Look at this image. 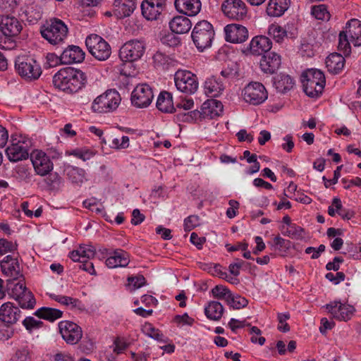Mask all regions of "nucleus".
Listing matches in <instances>:
<instances>
[{"label": "nucleus", "mask_w": 361, "mask_h": 361, "mask_svg": "<svg viewBox=\"0 0 361 361\" xmlns=\"http://www.w3.org/2000/svg\"><path fill=\"white\" fill-rule=\"evenodd\" d=\"M13 361H30L28 349L24 348L18 350L13 357Z\"/></svg>", "instance_id": "62"}, {"label": "nucleus", "mask_w": 361, "mask_h": 361, "mask_svg": "<svg viewBox=\"0 0 361 361\" xmlns=\"http://www.w3.org/2000/svg\"><path fill=\"white\" fill-rule=\"evenodd\" d=\"M271 47L264 49L262 54V58L260 61V68L262 71L268 74H273L277 71L281 63L280 55L275 51H271Z\"/></svg>", "instance_id": "18"}, {"label": "nucleus", "mask_w": 361, "mask_h": 361, "mask_svg": "<svg viewBox=\"0 0 361 361\" xmlns=\"http://www.w3.org/2000/svg\"><path fill=\"white\" fill-rule=\"evenodd\" d=\"M224 307L218 301H210L204 307V314L206 317L213 321H219L223 315Z\"/></svg>", "instance_id": "37"}, {"label": "nucleus", "mask_w": 361, "mask_h": 361, "mask_svg": "<svg viewBox=\"0 0 361 361\" xmlns=\"http://www.w3.org/2000/svg\"><path fill=\"white\" fill-rule=\"evenodd\" d=\"M174 81L178 90L187 94H194L198 88L196 75L188 71H177L174 75Z\"/></svg>", "instance_id": "9"}, {"label": "nucleus", "mask_w": 361, "mask_h": 361, "mask_svg": "<svg viewBox=\"0 0 361 361\" xmlns=\"http://www.w3.org/2000/svg\"><path fill=\"white\" fill-rule=\"evenodd\" d=\"M227 303L231 307L235 310H238L245 307L247 305V300L239 295H233L232 293L228 295Z\"/></svg>", "instance_id": "45"}, {"label": "nucleus", "mask_w": 361, "mask_h": 361, "mask_svg": "<svg viewBox=\"0 0 361 361\" xmlns=\"http://www.w3.org/2000/svg\"><path fill=\"white\" fill-rule=\"evenodd\" d=\"M31 146V140L22 135L11 136V144L6 148V153L11 161L17 162L26 159L28 156V150Z\"/></svg>", "instance_id": "5"}, {"label": "nucleus", "mask_w": 361, "mask_h": 361, "mask_svg": "<svg viewBox=\"0 0 361 361\" xmlns=\"http://www.w3.org/2000/svg\"><path fill=\"white\" fill-rule=\"evenodd\" d=\"M221 8L223 13L231 20H242L247 14L246 4L242 0H224Z\"/></svg>", "instance_id": "12"}, {"label": "nucleus", "mask_w": 361, "mask_h": 361, "mask_svg": "<svg viewBox=\"0 0 361 361\" xmlns=\"http://www.w3.org/2000/svg\"><path fill=\"white\" fill-rule=\"evenodd\" d=\"M96 254L95 248L90 245H82L70 252L69 257L74 262H80V260L90 259Z\"/></svg>", "instance_id": "30"}, {"label": "nucleus", "mask_w": 361, "mask_h": 361, "mask_svg": "<svg viewBox=\"0 0 361 361\" xmlns=\"http://www.w3.org/2000/svg\"><path fill=\"white\" fill-rule=\"evenodd\" d=\"M130 262V256L127 252L122 249H116L112 251L111 255L106 259L105 264L109 269L126 267Z\"/></svg>", "instance_id": "23"}, {"label": "nucleus", "mask_w": 361, "mask_h": 361, "mask_svg": "<svg viewBox=\"0 0 361 361\" xmlns=\"http://www.w3.org/2000/svg\"><path fill=\"white\" fill-rule=\"evenodd\" d=\"M212 293L214 298L217 299H225L227 301L228 295L231 293L223 286H216L212 289Z\"/></svg>", "instance_id": "55"}, {"label": "nucleus", "mask_w": 361, "mask_h": 361, "mask_svg": "<svg viewBox=\"0 0 361 361\" xmlns=\"http://www.w3.org/2000/svg\"><path fill=\"white\" fill-rule=\"evenodd\" d=\"M64 64L82 62L85 59V52L80 47H67L61 54Z\"/></svg>", "instance_id": "28"}, {"label": "nucleus", "mask_w": 361, "mask_h": 361, "mask_svg": "<svg viewBox=\"0 0 361 361\" xmlns=\"http://www.w3.org/2000/svg\"><path fill=\"white\" fill-rule=\"evenodd\" d=\"M51 299L59 302L60 304L67 307H70L71 308H80V306L81 305V302L78 299L68 296L52 294L51 295Z\"/></svg>", "instance_id": "42"}, {"label": "nucleus", "mask_w": 361, "mask_h": 361, "mask_svg": "<svg viewBox=\"0 0 361 361\" xmlns=\"http://www.w3.org/2000/svg\"><path fill=\"white\" fill-rule=\"evenodd\" d=\"M59 328L62 338L67 343L76 344L82 338V329L74 322L62 321L59 322Z\"/></svg>", "instance_id": "15"}, {"label": "nucleus", "mask_w": 361, "mask_h": 361, "mask_svg": "<svg viewBox=\"0 0 361 361\" xmlns=\"http://www.w3.org/2000/svg\"><path fill=\"white\" fill-rule=\"evenodd\" d=\"M61 64H64L62 61L61 54L58 56L54 53H48L45 56V61L43 66L44 68H50Z\"/></svg>", "instance_id": "49"}, {"label": "nucleus", "mask_w": 361, "mask_h": 361, "mask_svg": "<svg viewBox=\"0 0 361 361\" xmlns=\"http://www.w3.org/2000/svg\"><path fill=\"white\" fill-rule=\"evenodd\" d=\"M361 45V21L353 18L348 21L338 35V45Z\"/></svg>", "instance_id": "8"}, {"label": "nucleus", "mask_w": 361, "mask_h": 361, "mask_svg": "<svg viewBox=\"0 0 361 361\" xmlns=\"http://www.w3.org/2000/svg\"><path fill=\"white\" fill-rule=\"evenodd\" d=\"M154 98L152 87L146 84L137 85L131 94L132 104L137 108L148 106Z\"/></svg>", "instance_id": "14"}, {"label": "nucleus", "mask_w": 361, "mask_h": 361, "mask_svg": "<svg viewBox=\"0 0 361 361\" xmlns=\"http://www.w3.org/2000/svg\"><path fill=\"white\" fill-rule=\"evenodd\" d=\"M279 321L278 329L281 332H288L290 331V326L286 321L290 319L288 312L279 313L277 315Z\"/></svg>", "instance_id": "54"}, {"label": "nucleus", "mask_w": 361, "mask_h": 361, "mask_svg": "<svg viewBox=\"0 0 361 361\" xmlns=\"http://www.w3.org/2000/svg\"><path fill=\"white\" fill-rule=\"evenodd\" d=\"M156 105L159 111L164 113H172L173 110L176 111L173 102L172 94L166 91L160 92L158 96Z\"/></svg>", "instance_id": "34"}, {"label": "nucleus", "mask_w": 361, "mask_h": 361, "mask_svg": "<svg viewBox=\"0 0 361 361\" xmlns=\"http://www.w3.org/2000/svg\"><path fill=\"white\" fill-rule=\"evenodd\" d=\"M45 181L50 187L55 188L61 183V178L57 173L47 174Z\"/></svg>", "instance_id": "61"}, {"label": "nucleus", "mask_w": 361, "mask_h": 361, "mask_svg": "<svg viewBox=\"0 0 361 361\" xmlns=\"http://www.w3.org/2000/svg\"><path fill=\"white\" fill-rule=\"evenodd\" d=\"M21 30L22 25L15 17L8 16L0 17V30L6 37L16 36Z\"/></svg>", "instance_id": "22"}, {"label": "nucleus", "mask_w": 361, "mask_h": 361, "mask_svg": "<svg viewBox=\"0 0 361 361\" xmlns=\"http://www.w3.org/2000/svg\"><path fill=\"white\" fill-rule=\"evenodd\" d=\"M128 285L132 286L135 289L141 288L146 283L145 278L142 275L128 277Z\"/></svg>", "instance_id": "57"}, {"label": "nucleus", "mask_w": 361, "mask_h": 361, "mask_svg": "<svg viewBox=\"0 0 361 361\" xmlns=\"http://www.w3.org/2000/svg\"><path fill=\"white\" fill-rule=\"evenodd\" d=\"M290 0H269L267 13L269 16L279 17L288 9Z\"/></svg>", "instance_id": "33"}, {"label": "nucleus", "mask_w": 361, "mask_h": 361, "mask_svg": "<svg viewBox=\"0 0 361 361\" xmlns=\"http://www.w3.org/2000/svg\"><path fill=\"white\" fill-rule=\"evenodd\" d=\"M199 224V217L196 215H191L184 220V229L186 231L192 230Z\"/></svg>", "instance_id": "59"}, {"label": "nucleus", "mask_w": 361, "mask_h": 361, "mask_svg": "<svg viewBox=\"0 0 361 361\" xmlns=\"http://www.w3.org/2000/svg\"><path fill=\"white\" fill-rule=\"evenodd\" d=\"M159 42L163 45H179L181 42V39L171 30V32L167 30H161L157 35L154 30L148 32L145 37L140 39H131L123 45H133V44H154Z\"/></svg>", "instance_id": "4"}, {"label": "nucleus", "mask_w": 361, "mask_h": 361, "mask_svg": "<svg viewBox=\"0 0 361 361\" xmlns=\"http://www.w3.org/2000/svg\"><path fill=\"white\" fill-rule=\"evenodd\" d=\"M142 331L146 335L155 340H162L163 334H161L158 329H155L151 324H145L143 326Z\"/></svg>", "instance_id": "53"}, {"label": "nucleus", "mask_w": 361, "mask_h": 361, "mask_svg": "<svg viewBox=\"0 0 361 361\" xmlns=\"http://www.w3.org/2000/svg\"><path fill=\"white\" fill-rule=\"evenodd\" d=\"M41 34L50 44L56 45L67 37L68 27L61 20L54 18L42 27Z\"/></svg>", "instance_id": "6"}, {"label": "nucleus", "mask_w": 361, "mask_h": 361, "mask_svg": "<svg viewBox=\"0 0 361 361\" xmlns=\"http://www.w3.org/2000/svg\"><path fill=\"white\" fill-rule=\"evenodd\" d=\"M15 67L18 74L27 79L36 80L42 74L39 64L28 55L18 56L15 61Z\"/></svg>", "instance_id": "7"}, {"label": "nucleus", "mask_w": 361, "mask_h": 361, "mask_svg": "<svg viewBox=\"0 0 361 361\" xmlns=\"http://www.w3.org/2000/svg\"><path fill=\"white\" fill-rule=\"evenodd\" d=\"M16 300L23 309H32L36 302L34 295L28 290L23 293Z\"/></svg>", "instance_id": "43"}, {"label": "nucleus", "mask_w": 361, "mask_h": 361, "mask_svg": "<svg viewBox=\"0 0 361 361\" xmlns=\"http://www.w3.org/2000/svg\"><path fill=\"white\" fill-rule=\"evenodd\" d=\"M114 352L116 354L122 353L128 346V344L123 338H117L114 342Z\"/></svg>", "instance_id": "64"}, {"label": "nucleus", "mask_w": 361, "mask_h": 361, "mask_svg": "<svg viewBox=\"0 0 361 361\" xmlns=\"http://www.w3.org/2000/svg\"><path fill=\"white\" fill-rule=\"evenodd\" d=\"M276 43H288L289 37L287 32L280 26H276L269 30Z\"/></svg>", "instance_id": "46"}, {"label": "nucleus", "mask_w": 361, "mask_h": 361, "mask_svg": "<svg viewBox=\"0 0 361 361\" xmlns=\"http://www.w3.org/2000/svg\"><path fill=\"white\" fill-rule=\"evenodd\" d=\"M274 84L278 92L286 93L293 87L295 82L290 75L280 74L274 78Z\"/></svg>", "instance_id": "39"}, {"label": "nucleus", "mask_w": 361, "mask_h": 361, "mask_svg": "<svg viewBox=\"0 0 361 361\" xmlns=\"http://www.w3.org/2000/svg\"><path fill=\"white\" fill-rule=\"evenodd\" d=\"M243 96L246 102L252 105H259L267 99L268 93L262 83L252 82L245 87Z\"/></svg>", "instance_id": "11"}, {"label": "nucleus", "mask_w": 361, "mask_h": 361, "mask_svg": "<svg viewBox=\"0 0 361 361\" xmlns=\"http://www.w3.org/2000/svg\"><path fill=\"white\" fill-rule=\"evenodd\" d=\"M97 153V151L91 147H82L73 149L66 151V155L73 156L83 161H88L93 158Z\"/></svg>", "instance_id": "38"}, {"label": "nucleus", "mask_w": 361, "mask_h": 361, "mask_svg": "<svg viewBox=\"0 0 361 361\" xmlns=\"http://www.w3.org/2000/svg\"><path fill=\"white\" fill-rule=\"evenodd\" d=\"M166 8V0H144L141 4L142 14L147 20H157Z\"/></svg>", "instance_id": "16"}, {"label": "nucleus", "mask_w": 361, "mask_h": 361, "mask_svg": "<svg viewBox=\"0 0 361 361\" xmlns=\"http://www.w3.org/2000/svg\"><path fill=\"white\" fill-rule=\"evenodd\" d=\"M249 45H272V42L266 36L257 35L252 39Z\"/></svg>", "instance_id": "60"}, {"label": "nucleus", "mask_w": 361, "mask_h": 361, "mask_svg": "<svg viewBox=\"0 0 361 361\" xmlns=\"http://www.w3.org/2000/svg\"><path fill=\"white\" fill-rule=\"evenodd\" d=\"M345 63L344 56L337 52L330 54L326 59V66L328 71L334 75L338 74L343 71Z\"/></svg>", "instance_id": "27"}, {"label": "nucleus", "mask_w": 361, "mask_h": 361, "mask_svg": "<svg viewBox=\"0 0 361 361\" xmlns=\"http://www.w3.org/2000/svg\"><path fill=\"white\" fill-rule=\"evenodd\" d=\"M223 112V104L220 101L210 99L205 101L201 107V116L204 118L213 119Z\"/></svg>", "instance_id": "25"}, {"label": "nucleus", "mask_w": 361, "mask_h": 361, "mask_svg": "<svg viewBox=\"0 0 361 361\" xmlns=\"http://www.w3.org/2000/svg\"><path fill=\"white\" fill-rule=\"evenodd\" d=\"M15 281H12V282L9 283V289L11 290L10 294L11 297L15 300H17L27 289L23 280H20L16 283H15Z\"/></svg>", "instance_id": "44"}, {"label": "nucleus", "mask_w": 361, "mask_h": 361, "mask_svg": "<svg viewBox=\"0 0 361 361\" xmlns=\"http://www.w3.org/2000/svg\"><path fill=\"white\" fill-rule=\"evenodd\" d=\"M91 55L99 61H105L111 54V47H87Z\"/></svg>", "instance_id": "41"}, {"label": "nucleus", "mask_w": 361, "mask_h": 361, "mask_svg": "<svg viewBox=\"0 0 361 361\" xmlns=\"http://www.w3.org/2000/svg\"><path fill=\"white\" fill-rule=\"evenodd\" d=\"M224 86L215 77L207 78L204 82L205 94L209 97H216L221 94Z\"/></svg>", "instance_id": "36"}, {"label": "nucleus", "mask_w": 361, "mask_h": 361, "mask_svg": "<svg viewBox=\"0 0 361 361\" xmlns=\"http://www.w3.org/2000/svg\"><path fill=\"white\" fill-rule=\"evenodd\" d=\"M113 13L118 19L129 17L136 8V0H114Z\"/></svg>", "instance_id": "24"}, {"label": "nucleus", "mask_w": 361, "mask_h": 361, "mask_svg": "<svg viewBox=\"0 0 361 361\" xmlns=\"http://www.w3.org/2000/svg\"><path fill=\"white\" fill-rule=\"evenodd\" d=\"M312 15L318 20H324L329 17L327 6L324 4L313 6L311 10Z\"/></svg>", "instance_id": "50"}, {"label": "nucleus", "mask_w": 361, "mask_h": 361, "mask_svg": "<svg viewBox=\"0 0 361 361\" xmlns=\"http://www.w3.org/2000/svg\"><path fill=\"white\" fill-rule=\"evenodd\" d=\"M25 15L26 16V20L31 24L36 23L41 19L42 16L39 8H37V6L35 7L33 6L27 8L25 11Z\"/></svg>", "instance_id": "48"}, {"label": "nucleus", "mask_w": 361, "mask_h": 361, "mask_svg": "<svg viewBox=\"0 0 361 361\" xmlns=\"http://www.w3.org/2000/svg\"><path fill=\"white\" fill-rule=\"evenodd\" d=\"M230 207L226 210V216L229 219H233L236 216L238 209L239 208V202L234 200H231L228 202Z\"/></svg>", "instance_id": "63"}, {"label": "nucleus", "mask_w": 361, "mask_h": 361, "mask_svg": "<svg viewBox=\"0 0 361 361\" xmlns=\"http://www.w3.org/2000/svg\"><path fill=\"white\" fill-rule=\"evenodd\" d=\"M86 82L85 74L79 69L66 67L54 74L52 83L55 88L67 93L77 92Z\"/></svg>", "instance_id": "1"}, {"label": "nucleus", "mask_w": 361, "mask_h": 361, "mask_svg": "<svg viewBox=\"0 0 361 361\" xmlns=\"http://www.w3.org/2000/svg\"><path fill=\"white\" fill-rule=\"evenodd\" d=\"M290 244L289 240L278 235L273 239L272 247L275 251L283 252L289 248Z\"/></svg>", "instance_id": "51"}, {"label": "nucleus", "mask_w": 361, "mask_h": 361, "mask_svg": "<svg viewBox=\"0 0 361 361\" xmlns=\"http://www.w3.org/2000/svg\"><path fill=\"white\" fill-rule=\"evenodd\" d=\"M169 27L171 30L176 35L184 34L190 30L192 23L186 16H177L170 21Z\"/></svg>", "instance_id": "29"}, {"label": "nucleus", "mask_w": 361, "mask_h": 361, "mask_svg": "<svg viewBox=\"0 0 361 361\" xmlns=\"http://www.w3.org/2000/svg\"><path fill=\"white\" fill-rule=\"evenodd\" d=\"M20 317V310L12 302H5L0 307V321L7 325L16 324Z\"/></svg>", "instance_id": "21"}, {"label": "nucleus", "mask_w": 361, "mask_h": 361, "mask_svg": "<svg viewBox=\"0 0 361 361\" xmlns=\"http://www.w3.org/2000/svg\"><path fill=\"white\" fill-rule=\"evenodd\" d=\"M154 63L157 67L169 68L177 63V60L173 54H166L164 51H157L153 55Z\"/></svg>", "instance_id": "35"}, {"label": "nucleus", "mask_w": 361, "mask_h": 361, "mask_svg": "<svg viewBox=\"0 0 361 361\" xmlns=\"http://www.w3.org/2000/svg\"><path fill=\"white\" fill-rule=\"evenodd\" d=\"M325 307L333 318L338 321L349 320L355 311L353 306L337 301L326 304Z\"/></svg>", "instance_id": "17"}, {"label": "nucleus", "mask_w": 361, "mask_h": 361, "mask_svg": "<svg viewBox=\"0 0 361 361\" xmlns=\"http://www.w3.org/2000/svg\"><path fill=\"white\" fill-rule=\"evenodd\" d=\"M304 233L305 231L302 228L295 224H293L286 228V231L283 232V234L293 239L299 240L304 238Z\"/></svg>", "instance_id": "47"}, {"label": "nucleus", "mask_w": 361, "mask_h": 361, "mask_svg": "<svg viewBox=\"0 0 361 361\" xmlns=\"http://www.w3.org/2000/svg\"><path fill=\"white\" fill-rule=\"evenodd\" d=\"M109 45L101 36L97 34H90L86 37L85 45Z\"/></svg>", "instance_id": "56"}, {"label": "nucleus", "mask_w": 361, "mask_h": 361, "mask_svg": "<svg viewBox=\"0 0 361 361\" xmlns=\"http://www.w3.org/2000/svg\"><path fill=\"white\" fill-rule=\"evenodd\" d=\"M64 171L72 183L80 185L87 180L86 171L82 168L68 165L66 166Z\"/></svg>", "instance_id": "32"}, {"label": "nucleus", "mask_w": 361, "mask_h": 361, "mask_svg": "<svg viewBox=\"0 0 361 361\" xmlns=\"http://www.w3.org/2000/svg\"><path fill=\"white\" fill-rule=\"evenodd\" d=\"M23 324L28 331L31 332L34 329L41 328L43 325V322L40 320L35 319L32 317H27L23 321Z\"/></svg>", "instance_id": "52"}, {"label": "nucleus", "mask_w": 361, "mask_h": 361, "mask_svg": "<svg viewBox=\"0 0 361 361\" xmlns=\"http://www.w3.org/2000/svg\"><path fill=\"white\" fill-rule=\"evenodd\" d=\"M121 97L116 90H108L97 97L92 103V111L98 114L113 112L119 106Z\"/></svg>", "instance_id": "3"}, {"label": "nucleus", "mask_w": 361, "mask_h": 361, "mask_svg": "<svg viewBox=\"0 0 361 361\" xmlns=\"http://www.w3.org/2000/svg\"><path fill=\"white\" fill-rule=\"evenodd\" d=\"M214 35L212 25L207 20H202L195 25L191 37L195 45H211Z\"/></svg>", "instance_id": "10"}, {"label": "nucleus", "mask_w": 361, "mask_h": 361, "mask_svg": "<svg viewBox=\"0 0 361 361\" xmlns=\"http://www.w3.org/2000/svg\"><path fill=\"white\" fill-rule=\"evenodd\" d=\"M3 274L9 277L11 281H16L23 275L17 259L11 255L6 256L0 262Z\"/></svg>", "instance_id": "20"}, {"label": "nucleus", "mask_w": 361, "mask_h": 361, "mask_svg": "<svg viewBox=\"0 0 361 361\" xmlns=\"http://www.w3.org/2000/svg\"><path fill=\"white\" fill-rule=\"evenodd\" d=\"M30 159L35 173L39 176H47L54 169L50 157L42 150H34L30 154Z\"/></svg>", "instance_id": "13"}, {"label": "nucleus", "mask_w": 361, "mask_h": 361, "mask_svg": "<svg viewBox=\"0 0 361 361\" xmlns=\"http://www.w3.org/2000/svg\"><path fill=\"white\" fill-rule=\"evenodd\" d=\"M145 47H121L119 56L123 61H134L141 58Z\"/></svg>", "instance_id": "31"}, {"label": "nucleus", "mask_w": 361, "mask_h": 361, "mask_svg": "<svg viewBox=\"0 0 361 361\" xmlns=\"http://www.w3.org/2000/svg\"><path fill=\"white\" fill-rule=\"evenodd\" d=\"M226 41L233 44L243 43L248 38L247 29L239 24H229L224 27Z\"/></svg>", "instance_id": "19"}, {"label": "nucleus", "mask_w": 361, "mask_h": 361, "mask_svg": "<svg viewBox=\"0 0 361 361\" xmlns=\"http://www.w3.org/2000/svg\"><path fill=\"white\" fill-rule=\"evenodd\" d=\"M301 82L305 94L312 98L320 97L326 85V78L323 71L310 68L301 75Z\"/></svg>", "instance_id": "2"}, {"label": "nucleus", "mask_w": 361, "mask_h": 361, "mask_svg": "<svg viewBox=\"0 0 361 361\" xmlns=\"http://www.w3.org/2000/svg\"><path fill=\"white\" fill-rule=\"evenodd\" d=\"M262 47H244L241 52L247 56H259L263 54L264 49Z\"/></svg>", "instance_id": "58"}, {"label": "nucleus", "mask_w": 361, "mask_h": 361, "mask_svg": "<svg viewBox=\"0 0 361 361\" xmlns=\"http://www.w3.org/2000/svg\"><path fill=\"white\" fill-rule=\"evenodd\" d=\"M62 314V311L58 309L47 307H42L35 312V315L39 318L49 320L50 322H53L57 319L61 318Z\"/></svg>", "instance_id": "40"}, {"label": "nucleus", "mask_w": 361, "mask_h": 361, "mask_svg": "<svg viewBox=\"0 0 361 361\" xmlns=\"http://www.w3.org/2000/svg\"><path fill=\"white\" fill-rule=\"evenodd\" d=\"M174 5L178 12L195 16L200 11L202 4L200 0H175Z\"/></svg>", "instance_id": "26"}]
</instances>
